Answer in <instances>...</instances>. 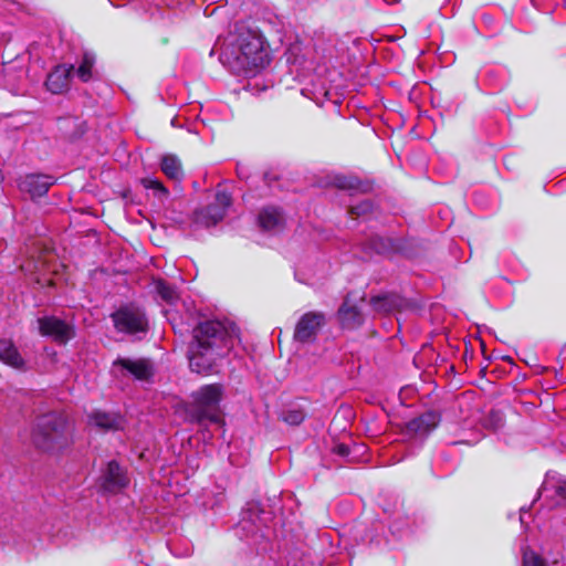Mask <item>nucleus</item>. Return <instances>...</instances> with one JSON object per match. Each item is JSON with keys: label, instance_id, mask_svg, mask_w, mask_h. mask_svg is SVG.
Listing matches in <instances>:
<instances>
[{"label": "nucleus", "instance_id": "nucleus-1", "mask_svg": "<svg viewBox=\"0 0 566 566\" xmlns=\"http://www.w3.org/2000/svg\"><path fill=\"white\" fill-rule=\"evenodd\" d=\"M240 343L239 328L230 322L206 321L193 329L189 346V367L197 374L213 371L218 360Z\"/></svg>", "mask_w": 566, "mask_h": 566}, {"label": "nucleus", "instance_id": "nucleus-2", "mask_svg": "<svg viewBox=\"0 0 566 566\" xmlns=\"http://www.w3.org/2000/svg\"><path fill=\"white\" fill-rule=\"evenodd\" d=\"M218 45L220 62L233 74L254 75L270 63L262 35L243 25L219 39Z\"/></svg>", "mask_w": 566, "mask_h": 566}, {"label": "nucleus", "instance_id": "nucleus-3", "mask_svg": "<svg viewBox=\"0 0 566 566\" xmlns=\"http://www.w3.org/2000/svg\"><path fill=\"white\" fill-rule=\"evenodd\" d=\"M38 448L45 451L61 450L72 441V430L66 417L59 412L40 416L33 430Z\"/></svg>", "mask_w": 566, "mask_h": 566}, {"label": "nucleus", "instance_id": "nucleus-4", "mask_svg": "<svg viewBox=\"0 0 566 566\" xmlns=\"http://www.w3.org/2000/svg\"><path fill=\"white\" fill-rule=\"evenodd\" d=\"M222 394V386L219 384L203 386L192 394V417L200 427L208 423L219 428L223 426L220 413Z\"/></svg>", "mask_w": 566, "mask_h": 566}, {"label": "nucleus", "instance_id": "nucleus-5", "mask_svg": "<svg viewBox=\"0 0 566 566\" xmlns=\"http://www.w3.org/2000/svg\"><path fill=\"white\" fill-rule=\"evenodd\" d=\"M273 514L266 511L259 502H249L241 512V518L237 525V534L240 537L260 536L270 539L272 536L271 524Z\"/></svg>", "mask_w": 566, "mask_h": 566}, {"label": "nucleus", "instance_id": "nucleus-6", "mask_svg": "<svg viewBox=\"0 0 566 566\" xmlns=\"http://www.w3.org/2000/svg\"><path fill=\"white\" fill-rule=\"evenodd\" d=\"M231 202L232 200L230 193L224 189H218L216 192L214 202L195 211V223L205 228L216 226L223 219L227 209L231 206Z\"/></svg>", "mask_w": 566, "mask_h": 566}, {"label": "nucleus", "instance_id": "nucleus-7", "mask_svg": "<svg viewBox=\"0 0 566 566\" xmlns=\"http://www.w3.org/2000/svg\"><path fill=\"white\" fill-rule=\"evenodd\" d=\"M113 322L118 332L127 334L145 333L147 329V318L145 313L135 306H125L116 311L113 315Z\"/></svg>", "mask_w": 566, "mask_h": 566}, {"label": "nucleus", "instance_id": "nucleus-8", "mask_svg": "<svg viewBox=\"0 0 566 566\" xmlns=\"http://www.w3.org/2000/svg\"><path fill=\"white\" fill-rule=\"evenodd\" d=\"M36 324L42 336L50 337L59 344H66L74 337L73 326L56 316L39 317Z\"/></svg>", "mask_w": 566, "mask_h": 566}, {"label": "nucleus", "instance_id": "nucleus-9", "mask_svg": "<svg viewBox=\"0 0 566 566\" xmlns=\"http://www.w3.org/2000/svg\"><path fill=\"white\" fill-rule=\"evenodd\" d=\"M326 324V317L322 312L305 313L297 322L294 331V340L297 343H312L319 329Z\"/></svg>", "mask_w": 566, "mask_h": 566}, {"label": "nucleus", "instance_id": "nucleus-10", "mask_svg": "<svg viewBox=\"0 0 566 566\" xmlns=\"http://www.w3.org/2000/svg\"><path fill=\"white\" fill-rule=\"evenodd\" d=\"M539 497L549 501L552 506L566 501V480L556 472H548L539 490Z\"/></svg>", "mask_w": 566, "mask_h": 566}, {"label": "nucleus", "instance_id": "nucleus-11", "mask_svg": "<svg viewBox=\"0 0 566 566\" xmlns=\"http://www.w3.org/2000/svg\"><path fill=\"white\" fill-rule=\"evenodd\" d=\"M54 181V178L49 175L29 174L19 179L18 186L22 192L29 193L31 198H36L44 196Z\"/></svg>", "mask_w": 566, "mask_h": 566}, {"label": "nucleus", "instance_id": "nucleus-12", "mask_svg": "<svg viewBox=\"0 0 566 566\" xmlns=\"http://www.w3.org/2000/svg\"><path fill=\"white\" fill-rule=\"evenodd\" d=\"M114 368H120L138 380H148L154 375V366L149 359L118 358L114 361Z\"/></svg>", "mask_w": 566, "mask_h": 566}, {"label": "nucleus", "instance_id": "nucleus-13", "mask_svg": "<svg viewBox=\"0 0 566 566\" xmlns=\"http://www.w3.org/2000/svg\"><path fill=\"white\" fill-rule=\"evenodd\" d=\"M128 484L126 471L116 462H108L103 474V489L107 492H119Z\"/></svg>", "mask_w": 566, "mask_h": 566}, {"label": "nucleus", "instance_id": "nucleus-14", "mask_svg": "<svg viewBox=\"0 0 566 566\" xmlns=\"http://www.w3.org/2000/svg\"><path fill=\"white\" fill-rule=\"evenodd\" d=\"M74 73L73 65H57L49 73L45 85L48 91L53 94H61L70 86L71 75Z\"/></svg>", "mask_w": 566, "mask_h": 566}, {"label": "nucleus", "instance_id": "nucleus-15", "mask_svg": "<svg viewBox=\"0 0 566 566\" xmlns=\"http://www.w3.org/2000/svg\"><path fill=\"white\" fill-rule=\"evenodd\" d=\"M338 319L345 328H356L364 322L360 308L352 303V294H347L338 312Z\"/></svg>", "mask_w": 566, "mask_h": 566}, {"label": "nucleus", "instance_id": "nucleus-16", "mask_svg": "<svg viewBox=\"0 0 566 566\" xmlns=\"http://www.w3.org/2000/svg\"><path fill=\"white\" fill-rule=\"evenodd\" d=\"M370 305L376 313L389 314L406 306V300L395 293L374 296Z\"/></svg>", "mask_w": 566, "mask_h": 566}, {"label": "nucleus", "instance_id": "nucleus-17", "mask_svg": "<svg viewBox=\"0 0 566 566\" xmlns=\"http://www.w3.org/2000/svg\"><path fill=\"white\" fill-rule=\"evenodd\" d=\"M0 361L15 368L23 369L25 361L11 339H0Z\"/></svg>", "mask_w": 566, "mask_h": 566}, {"label": "nucleus", "instance_id": "nucleus-18", "mask_svg": "<svg viewBox=\"0 0 566 566\" xmlns=\"http://www.w3.org/2000/svg\"><path fill=\"white\" fill-rule=\"evenodd\" d=\"M439 416L433 412H426L408 423V430L417 436L424 437L437 427Z\"/></svg>", "mask_w": 566, "mask_h": 566}, {"label": "nucleus", "instance_id": "nucleus-19", "mask_svg": "<svg viewBox=\"0 0 566 566\" xmlns=\"http://www.w3.org/2000/svg\"><path fill=\"white\" fill-rule=\"evenodd\" d=\"M160 168L165 176L174 181H180L184 177L180 159L175 155L163 156Z\"/></svg>", "mask_w": 566, "mask_h": 566}, {"label": "nucleus", "instance_id": "nucleus-20", "mask_svg": "<svg viewBox=\"0 0 566 566\" xmlns=\"http://www.w3.org/2000/svg\"><path fill=\"white\" fill-rule=\"evenodd\" d=\"M281 221L282 212L277 207H265L259 214V223L264 231H272L280 228Z\"/></svg>", "mask_w": 566, "mask_h": 566}, {"label": "nucleus", "instance_id": "nucleus-21", "mask_svg": "<svg viewBox=\"0 0 566 566\" xmlns=\"http://www.w3.org/2000/svg\"><path fill=\"white\" fill-rule=\"evenodd\" d=\"M91 422L102 429H120L123 427V418L115 413L94 412L91 417Z\"/></svg>", "mask_w": 566, "mask_h": 566}, {"label": "nucleus", "instance_id": "nucleus-22", "mask_svg": "<svg viewBox=\"0 0 566 566\" xmlns=\"http://www.w3.org/2000/svg\"><path fill=\"white\" fill-rule=\"evenodd\" d=\"M369 248L377 254H391L400 251L401 243L397 240L384 237H374L369 240Z\"/></svg>", "mask_w": 566, "mask_h": 566}, {"label": "nucleus", "instance_id": "nucleus-23", "mask_svg": "<svg viewBox=\"0 0 566 566\" xmlns=\"http://www.w3.org/2000/svg\"><path fill=\"white\" fill-rule=\"evenodd\" d=\"M140 184L143 185V187L145 189L151 190L153 191V196L156 199H158L160 202H164L168 198V196H169L168 189L157 178L145 177V178L140 179Z\"/></svg>", "mask_w": 566, "mask_h": 566}, {"label": "nucleus", "instance_id": "nucleus-24", "mask_svg": "<svg viewBox=\"0 0 566 566\" xmlns=\"http://www.w3.org/2000/svg\"><path fill=\"white\" fill-rule=\"evenodd\" d=\"M305 418L304 408L298 402H291L285 406V423L297 426Z\"/></svg>", "mask_w": 566, "mask_h": 566}, {"label": "nucleus", "instance_id": "nucleus-25", "mask_svg": "<svg viewBox=\"0 0 566 566\" xmlns=\"http://www.w3.org/2000/svg\"><path fill=\"white\" fill-rule=\"evenodd\" d=\"M93 65L94 56L85 53L75 73L82 82H87L91 80Z\"/></svg>", "mask_w": 566, "mask_h": 566}, {"label": "nucleus", "instance_id": "nucleus-26", "mask_svg": "<svg viewBox=\"0 0 566 566\" xmlns=\"http://www.w3.org/2000/svg\"><path fill=\"white\" fill-rule=\"evenodd\" d=\"M156 289L160 297L167 303L172 304L177 300L176 290L165 282H158Z\"/></svg>", "mask_w": 566, "mask_h": 566}, {"label": "nucleus", "instance_id": "nucleus-27", "mask_svg": "<svg viewBox=\"0 0 566 566\" xmlns=\"http://www.w3.org/2000/svg\"><path fill=\"white\" fill-rule=\"evenodd\" d=\"M286 61L291 64H302L303 63V54L301 43L296 42L292 44L285 51Z\"/></svg>", "mask_w": 566, "mask_h": 566}, {"label": "nucleus", "instance_id": "nucleus-28", "mask_svg": "<svg viewBox=\"0 0 566 566\" xmlns=\"http://www.w3.org/2000/svg\"><path fill=\"white\" fill-rule=\"evenodd\" d=\"M523 566H546L545 562L533 551L525 548L523 551Z\"/></svg>", "mask_w": 566, "mask_h": 566}, {"label": "nucleus", "instance_id": "nucleus-29", "mask_svg": "<svg viewBox=\"0 0 566 566\" xmlns=\"http://www.w3.org/2000/svg\"><path fill=\"white\" fill-rule=\"evenodd\" d=\"M333 184L339 189H354L357 185L356 179L346 176H335Z\"/></svg>", "mask_w": 566, "mask_h": 566}, {"label": "nucleus", "instance_id": "nucleus-30", "mask_svg": "<svg viewBox=\"0 0 566 566\" xmlns=\"http://www.w3.org/2000/svg\"><path fill=\"white\" fill-rule=\"evenodd\" d=\"M373 210V203L369 200L361 201L350 208V213L357 217H363Z\"/></svg>", "mask_w": 566, "mask_h": 566}, {"label": "nucleus", "instance_id": "nucleus-31", "mask_svg": "<svg viewBox=\"0 0 566 566\" xmlns=\"http://www.w3.org/2000/svg\"><path fill=\"white\" fill-rule=\"evenodd\" d=\"M264 181L270 188L281 190L280 177L277 174L268 171L264 174Z\"/></svg>", "mask_w": 566, "mask_h": 566}, {"label": "nucleus", "instance_id": "nucleus-32", "mask_svg": "<svg viewBox=\"0 0 566 566\" xmlns=\"http://www.w3.org/2000/svg\"><path fill=\"white\" fill-rule=\"evenodd\" d=\"M486 421L488 426H491L494 430L503 426V418L499 411H491Z\"/></svg>", "mask_w": 566, "mask_h": 566}, {"label": "nucleus", "instance_id": "nucleus-33", "mask_svg": "<svg viewBox=\"0 0 566 566\" xmlns=\"http://www.w3.org/2000/svg\"><path fill=\"white\" fill-rule=\"evenodd\" d=\"M335 452L342 457H347L349 454V448L346 444L340 443L335 447Z\"/></svg>", "mask_w": 566, "mask_h": 566}, {"label": "nucleus", "instance_id": "nucleus-34", "mask_svg": "<svg viewBox=\"0 0 566 566\" xmlns=\"http://www.w3.org/2000/svg\"><path fill=\"white\" fill-rule=\"evenodd\" d=\"M238 176H239L240 178H243V171H240V170L238 169Z\"/></svg>", "mask_w": 566, "mask_h": 566}, {"label": "nucleus", "instance_id": "nucleus-35", "mask_svg": "<svg viewBox=\"0 0 566 566\" xmlns=\"http://www.w3.org/2000/svg\"><path fill=\"white\" fill-rule=\"evenodd\" d=\"M279 335H281V333H280ZM277 342H279V345H280V344H281V338H280V336H277Z\"/></svg>", "mask_w": 566, "mask_h": 566}]
</instances>
